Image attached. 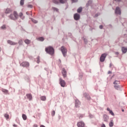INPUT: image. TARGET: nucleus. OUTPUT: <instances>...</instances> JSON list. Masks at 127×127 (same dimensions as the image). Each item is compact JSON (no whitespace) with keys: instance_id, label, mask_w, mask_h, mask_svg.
<instances>
[{"instance_id":"nucleus-21","label":"nucleus","mask_w":127,"mask_h":127,"mask_svg":"<svg viewBox=\"0 0 127 127\" xmlns=\"http://www.w3.org/2000/svg\"><path fill=\"white\" fill-rule=\"evenodd\" d=\"M40 99L41 100V101H46V96H41L40 97Z\"/></svg>"},{"instance_id":"nucleus-39","label":"nucleus","mask_w":127,"mask_h":127,"mask_svg":"<svg viewBox=\"0 0 127 127\" xmlns=\"http://www.w3.org/2000/svg\"><path fill=\"white\" fill-rule=\"evenodd\" d=\"M28 7H29L30 8H32L33 6H32V5H28Z\"/></svg>"},{"instance_id":"nucleus-45","label":"nucleus","mask_w":127,"mask_h":127,"mask_svg":"<svg viewBox=\"0 0 127 127\" xmlns=\"http://www.w3.org/2000/svg\"><path fill=\"white\" fill-rule=\"evenodd\" d=\"M13 127H17V126H16V125H13Z\"/></svg>"},{"instance_id":"nucleus-48","label":"nucleus","mask_w":127,"mask_h":127,"mask_svg":"<svg viewBox=\"0 0 127 127\" xmlns=\"http://www.w3.org/2000/svg\"><path fill=\"white\" fill-rule=\"evenodd\" d=\"M99 15L98 14H96V15H95V16H98Z\"/></svg>"},{"instance_id":"nucleus-22","label":"nucleus","mask_w":127,"mask_h":127,"mask_svg":"<svg viewBox=\"0 0 127 127\" xmlns=\"http://www.w3.org/2000/svg\"><path fill=\"white\" fill-rule=\"evenodd\" d=\"M109 127H114V121L113 120H112L109 123Z\"/></svg>"},{"instance_id":"nucleus-12","label":"nucleus","mask_w":127,"mask_h":127,"mask_svg":"<svg viewBox=\"0 0 127 127\" xmlns=\"http://www.w3.org/2000/svg\"><path fill=\"white\" fill-rule=\"evenodd\" d=\"M81 105V102L78 100H75V107L76 108H79Z\"/></svg>"},{"instance_id":"nucleus-4","label":"nucleus","mask_w":127,"mask_h":127,"mask_svg":"<svg viewBox=\"0 0 127 127\" xmlns=\"http://www.w3.org/2000/svg\"><path fill=\"white\" fill-rule=\"evenodd\" d=\"M60 84L61 85V87H63L64 88V87H65L66 86V82H65V80L62 79V78H60Z\"/></svg>"},{"instance_id":"nucleus-7","label":"nucleus","mask_w":127,"mask_h":127,"mask_svg":"<svg viewBox=\"0 0 127 127\" xmlns=\"http://www.w3.org/2000/svg\"><path fill=\"white\" fill-rule=\"evenodd\" d=\"M77 126L78 127H85V123L80 121L77 123Z\"/></svg>"},{"instance_id":"nucleus-14","label":"nucleus","mask_w":127,"mask_h":127,"mask_svg":"<svg viewBox=\"0 0 127 127\" xmlns=\"http://www.w3.org/2000/svg\"><path fill=\"white\" fill-rule=\"evenodd\" d=\"M122 51L123 53H127V48L125 47H123L122 48Z\"/></svg>"},{"instance_id":"nucleus-3","label":"nucleus","mask_w":127,"mask_h":127,"mask_svg":"<svg viewBox=\"0 0 127 127\" xmlns=\"http://www.w3.org/2000/svg\"><path fill=\"white\" fill-rule=\"evenodd\" d=\"M107 55H108L106 53L102 54L100 58V62H104V61H105V60L106 59V57H107Z\"/></svg>"},{"instance_id":"nucleus-35","label":"nucleus","mask_w":127,"mask_h":127,"mask_svg":"<svg viewBox=\"0 0 127 127\" xmlns=\"http://www.w3.org/2000/svg\"><path fill=\"white\" fill-rule=\"evenodd\" d=\"M6 27H5V25H3L1 27V29H5Z\"/></svg>"},{"instance_id":"nucleus-27","label":"nucleus","mask_w":127,"mask_h":127,"mask_svg":"<svg viewBox=\"0 0 127 127\" xmlns=\"http://www.w3.org/2000/svg\"><path fill=\"white\" fill-rule=\"evenodd\" d=\"M61 3H65V1H67V0H59Z\"/></svg>"},{"instance_id":"nucleus-16","label":"nucleus","mask_w":127,"mask_h":127,"mask_svg":"<svg viewBox=\"0 0 127 127\" xmlns=\"http://www.w3.org/2000/svg\"><path fill=\"white\" fill-rule=\"evenodd\" d=\"M19 16L20 18H21L22 19H24V16H23V13H22V12L19 13Z\"/></svg>"},{"instance_id":"nucleus-10","label":"nucleus","mask_w":127,"mask_h":127,"mask_svg":"<svg viewBox=\"0 0 127 127\" xmlns=\"http://www.w3.org/2000/svg\"><path fill=\"white\" fill-rule=\"evenodd\" d=\"M7 42L8 44H10V45H16V44H17V43H15L11 40H8Z\"/></svg>"},{"instance_id":"nucleus-41","label":"nucleus","mask_w":127,"mask_h":127,"mask_svg":"<svg viewBox=\"0 0 127 127\" xmlns=\"http://www.w3.org/2000/svg\"><path fill=\"white\" fill-rule=\"evenodd\" d=\"M99 28H100V29H103V25H100V26H99Z\"/></svg>"},{"instance_id":"nucleus-50","label":"nucleus","mask_w":127,"mask_h":127,"mask_svg":"<svg viewBox=\"0 0 127 127\" xmlns=\"http://www.w3.org/2000/svg\"><path fill=\"white\" fill-rule=\"evenodd\" d=\"M84 40L85 42H86V39H84Z\"/></svg>"},{"instance_id":"nucleus-8","label":"nucleus","mask_w":127,"mask_h":127,"mask_svg":"<svg viewBox=\"0 0 127 127\" xmlns=\"http://www.w3.org/2000/svg\"><path fill=\"white\" fill-rule=\"evenodd\" d=\"M73 17L75 20H79L80 19V14L75 13L74 14Z\"/></svg>"},{"instance_id":"nucleus-13","label":"nucleus","mask_w":127,"mask_h":127,"mask_svg":"<svg viewBox=\"0 0 127 127\" xmlns=\"http://www.w3.org/2000/svg\"><path fill=\"white\" fill-rule=\"evenodd\" d=\"M26 96L27 98L29 99V101H31V100H32V95L31 94H27Z\"/></svg>"},{"instance_id":"nucleus-2","label":"nucleus","mask_w":127,"mask_h":127,"mask_svg":"<svg viewBox=\"0 0 127 127\" xmlns=\"http://www.w3.org/2000/svg\"><path fill=\"white\" fill-rule=\"evenodd\" d=\"M10 18L11 19H13V20H15L18 18V14H17V12L14 11L13 14H11L10 15Z\"/></svg>"},{"instance_id":"nucleus-38","label":"nucleus","mask_w":127,"mask_h":127,"mask_svg":"<svg viewBox=\"0 0 127 127\" xmlns=\"http://www.w3.org/2000/svg\"><path fill=\"white\" fill-rule=\"evenodd\" d=\"M32 20L34 23H37V21H36V20L33 19Z\"/></svg>"},{"instance_id":"nucleus-6","label":"nucleus","mask_w":127,"mask_h":127,"mask_svg":"<svg viewBox=\"0 0 127 127\" xmlns=\"http://www.w3.org/2000/svg\"><path fill=\"white\" fill-rule=\"evenodd\" d=\"M20 66L22 67H29V63L27 62H23L21 64Z\"/></svg>"},{"instance_id":"nucleus-18","label":"nucleus","mask_w":127,"mask_h":127,"mask_svg":"<svg viewBox=\"0 0 127 127\" xmlns=\"http://www.w3.org/2000/svg\"><path fill=\"white\" fill-rule=\"evenodd\" d=\"M22 119L24 120V121H26L27 120V116L25 115V114H23L22 116Z\"/></svg>"},{"instance_id":"nucleus-20","label":"nucleus","mask_w":127,"mask_h":127,"mask_svg":"<svg viewBox=\"0 0 127 127\" xmlns=\"http://www.w3.org/2000/svg\"><path fill=\"white\" fill-rule=\"evenodd\" d=\"M11 12V10L9 8H7L5 11V13H10Z\"/></svg>"},{"instance_id":"nucleus-23","label":"nucleus","mask_w":127,"mask_h":127,"mask_svg":"<svg viewBox=\"0 0 127 127\" xmlns=\"http://www.w3.org/2000/svg\"><path fill=\"white\" fill-rule=\"evenodd\" d=\"M52 9H53L54 11H56L57 12H58L59 11V9L56 7H52Z\"/></svg>"},{"instance_id":"nucleus-49","label":"nucleus","mask_w":127,"mask_h":127,"mask_svg":"<svg viewBox=\"0 0 127 127\" xmlns=\"http://www.w3.org/2000/svg\"><path fill=\"white\" fill-rule=\"evenodd\" d=\"M122 112H125V110L123 109Z\"/></svg>"},{"instance_id":"nucleus-29","label":"nucleus","mask_w":127,"mask_h":127,"mask_svg":"<svg viewBox=\"0 0 127 127\" xmlns=\"http://www.w3.org/2000/svg\"><path fill=\"white\" fill-rule=\"evenodd\" d=\"M20 5H23L24 4V0H21L20 1Z\"/></svg>"},{"instance_id":"nucleus-43","label":"nucleus","mask_w":127,"mask_h":127,"mask_svg":"<svg viewBox=\"0 0 127 127\" xmlns=\"http://www.w3.org/2000/svg\"><path fill=\"white\" fill-rule=\"evenodd\" d=\"M101 127H106V125H105V124H102Z\"/></svg>"},{"instance_id":"nucleus-51","label":"nucleus","mask_w":127,"mask_h":127,"mask_svg":"<svg viewBox=\"0 0 127 127\" xmlns=\"http://www.w3.org/2000/svg\"><path fill=\"white\" fill-rule=\"evenodd\" d=\"M116 54H119V53H116Z\"/></svg>"},{"instance_id":"nucleus-46","label":"nucleus","mask_w":127,"mask_h":127,"mask_svg":"<svg viewBox=\"0 0 127 127\" xmlns=\"http://www.w3.org/2000/svg\"><path fill=\"white\" fill-rule=\"evenodd\" d=\"M116 0L117 1H121V0Z\"/></svg>"},{"instance_id":"nucleus-17","label":"nucleus","mask_w":127,"mask_h":127,"mask_svg":"<svg viewBox=\"0 0 127 127\" xmlns=\"http://www.w3.org/2000/svg\"><path fill=\"white\" fill-rule=\"evenodd\" d=\"M107 111L108 112H109L110 114H111V115H112V116H115V114H114V112H113V111L111 110V109H110V108H107Z\"/></svg>"},{"instance_id":"nucleus-15","label":"nucleus","mask_w":127,"mask_h":127,"mask_svg":"<svg viewBox=\"0 0 127 127\" xmlns=\"http://www.w3.org/2000/svg\"><path fill=\"white\" fill-rule=\"evenodd\" d=\"M103 120L104 122H108V120H109V117L106 115L103 116Z\"/></svg>"},{"instance_id":"nucleus-9","label":"nucleus","mask_w":127,"mask_h":127,"mask_svg":"<svg viewBox=\"0 0 127 127\" xmlns=\"http://www.w3.org/2000/svg\"><path fill=\"white\" fill-rule=\"evenodd\" d=\"M115 13L116 14H121V9L119 7H117L116 9L115 10Z\"/></svg>"},{"instance_id":"nucleus-11","label":"nucleus","mask_w":127,"mask_h":127,"mask_svg":"<svg viewBox=\"0 0 127 127\" xmlns=\"http://www.w3.org/2000/svg\"><path fill=\"white\" fill-rule=\"evenodd\" d=\"M62 74H63V77H64V78H65V77H66L67 72L66 71V70H65V68L63 69Z\"/></svg>"},{"instance_id":"nucleus-5","label":"nucleus","mask_w":127,"mask_h":127,"mask_svg":"<svg viewBox=\"0 0 127 127\" xmlns=\"http://www.w3.org/2000/svg\"><path fill=\"white\" fill-rule=\"evenodd\" d=\"M61 50L64 56V57H66V53H67V49H66L64 47H62L61 48Z\"/></svg>"},{"instance_id":"nucleus-19","label":"nucleus","mask_w":127,"mask_h":127,"mask_svg":"<svg viewBox=\"0 0 127 127\" xmlns=\"http://www.w3.org/2000/svg\"><path fill=\"white\" fill-rule=\"evenodd\" d=\"M82 10H83V8H82V7H80L77 9V12H78V13H80V12H82Z\"/></svg>"},{"instance_id":"nucleus-44","label":"nucleus","mask_w":127,"mask_h":127,"mask_svg":"<svg viewBox=\"0 0 127 127\" xmlns=\"http://www.w3.org/2000/svg\"><path fill=\"white\" fill-rule=\"evenodd\" d=\"M108 74H112V71H108Z\"/></svg>"},{"instance_id":"nucleus-36","label":"nucleus","mask_w":127,"mask_h":127,"mask_svg":"<svg viewBox=\"0 0 127 127\" xmlns=\"http://www.w3.org/2000/svg\"><path fill=\"white\" fill-rule=\"evenodd\" d=\"M52 117H54V116H55V111H53L52 112Z\"/></svg>"},{"instance_id":"nucleus-25","label":"nucleus","mask_w":127,"mask_h":127,"mask_svg":"<svg viewBox=\"0 0 127 127\" xmlns=\"http://www.w3.org/2000/svg\"><path fill=\"white\" fill-rule=\"evenodd\" d=\"M37 39L39 40V41H44V38L42 37L38 38Z\"/></svg>"},{"instance_id":"nucleus-30","label":"nucleus","mask_w":127,"mask_h":127,"mask_svg":"<svg viewBox=\"0 0 127 127\" xmlns=\"http://www.w3.org/2000/svg\"><path fill=\"white\" fill-rule=\"evenodd\" d=\"M37 63L38 64L40 63V57H38V58H37Z\"/></svg>"},{"instance_id":"nucleus-34","label":"nucleus","mask_w":127,"mask_h":127,"mask_svg":"<svg viewBox=\"0 0 127 127\" xmlns=\"http://www.w3.org/2000/svg\"><path fill=\"white\" fill-rule=\"evenodd\" d=\"M18 43H19V45H22V43H23L22 40H20L18 41Z\"/></svg>"},{"instance_id":"nucleus-26","label":"nucleus","mask_w":127,"mask_h":127,"mask_svg":"<svg viewBox=\"0 0 127 127\" xmlns=\"http://www.w3.org/2000/svg\"><path fill=\"white\" fill-rule=\"evenodd\" d=\"M25 43H26V44H29V43H30V40H28V39H26L24 41Z\"/></svg>"},{"instance_id":"nucleus-31","label":"nucleus","mask_w":127,"mask_h":127,"mask_svg":"<svg viewBox=\"0 0 127 127\" xmlns=\"http://www.w3.org/2000/svg\"><path fill=\"white\" fill-rule=\"evenodd\" d=\"M114 85H118L119 84H120V81H118V80H116L114 82Z\"/></svg>"},{"instance_id":"nucleus-32","label":"nucleus","mask_w":127,"mask_h":127,"mask_svg":"<svg viewBox=\"0 0 127 127\" xmlns=\"http://www.w3.org/2000/svg\"><path fill=\"white\" fill-rule=\"evenodd\" d=\"M114 87L116 90H119L120 89V86L119 85H115Z\"/></svg>"},{"instance_id":"nucleus-28","label":"nucleus","mask_w":127,"mask_h":127,"mask_svg":"<svg viewBox=\"0 0 127 127\" xmlns=\"http://www.w3.org/2000/svg\"><path fill=\"white\" fill-rule=\"evenodd\" d=\"M2 92H3V93H5V94H7V93L8 92V90L2 89Z\"/></svg>"},{"instance_id":"nucleus-40","label":"nucleus","mask_w":127,"mask_h":127,"mask_svg":"<svg viewBox=\"0 0 127 127\" xmlns=\"http://www.w3.org/2000/svg\"><path fill=\"white\" fill-rule=\"evenodd\" d=\"M72 2H77L78 1V0H71Z\"/></svg>"},{"instance_id":"nucleus-37","label":"nucleus","mask_w":127,"mask_h":127,"mask_svg":"<svg viewBox=\"0 0 127 127\" xmlns=\"http://www.w3.org/2000/svg\"><path fill=\"white\" fill-rule=\"evenodd\" d=\"M85 98H87V100H90L91 99V97H90V96L87 95V96H85Z\"/></svg>"},{"instance_id":"nucleus-33","label":"nucleus","mask_w":127,"mask_h":127,"mask_svg":"<svg viewBox=\"0 0 127 127\" xmlns=\"http://www.w3.org/2000/svg\"><path fill=\"white\" fill-rule=\"evenodd\" d=\"M53 1L54 3H56V4H58V3H59V1H57V0H54Z\"/></svg>"},{"instance_id":"nucleus-42","label":"nucleus","mask_w":127,"mask_h":127,"mask_svg":"<svg viewBox=\"0 0 127 127\" xmlns=\"http://www.w3.org/2000/svg\"><path fill=\"white\" fill-rule=\"evenodd\" d=\"M33 127H38V126H37L36 124H35L33 125Z\"/></svg>"},{"instance_id":"nucleus-47","label":"nucleus","mask_w":127,"mask_h":127,"mask_svg":"<svg viewBox=\"0 0 127 127\" xmlns=\"http://www.w3.org/2000/svg\"><path fill=\"white\" fill-rule=\"evenodd\" d=\"M110 67H112V64H110Z\"/></svg>"},{"instance_id":"nucleus-24","label":"nucleus","mask_w":127,"mask_h":127,"mask_svg":"<svg viewBox=\"0 0 127 127\" xmlns=\"http://www.w3.org/2000/svg\"><path fill=\"white\" fill-rule=\"evenodd\" d=\"M4 118H5L6 120H8L9 119V115L7 114H5L4 115Z\"/></svg>"},{"instance_id":"nucleus-1","label":"nucleus","mask_w":127,"mask_h":127,"mask_svg":"<svg viewBox=\"0 0 127 127\" xmlns=\"http://www.w3.org/2000/svg\"><path fill=\"white\" fill-rule=\"evenodd\" d=\"M45 51L50 55L54 54V49L52 46H49L45 49Z\"/></svg>"}]
</instances>
